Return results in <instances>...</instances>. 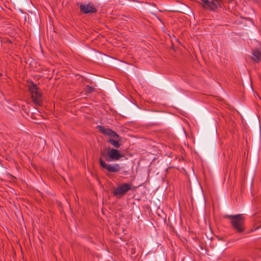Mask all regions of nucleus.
Wrapping results in <instances>:
<instances>
[{"label": "nucleus", "mask_w": 261, "mask_h": 261, "mask_svg": "<svg viewBox=\"0 0 261 261\" xmlns=\"http://www.w3.org/2000/svg\"><path fill=\"white\" fill-rule=\"evenodd\" d=\"M224 218L230 219L232 228L237 232L241 233L245 230V217L243 215H226Z\"/></svg>", "instance_id": "nucleus-1"}, {"label": "nucleus", "mask_w": 261, "mask_h": 261, "mask_svg": "<svg viewBox=\"0 0 261 261\" xmlns=\"http://www.w3.org/2000/svg\"><path fill=\"white\" fill-rule=\"evenodd\" d=\"M98 128L101 133L109 136L110 138L108 142L114 147L118 148L121 146V138L115 132L110 128H105L101 126H99Z\"/></svg>", "instance_id": "nucleus-2"}, {"label": "nucleus", "mask_w": 261, "mask_h": 261, "mask_svg": "<svg viewBox=\"0 0 261 261\" xmlns=\"http://www.w3.org/2000/svg\"><path fill=\"white\" fill-rule=\"evenodd\" d=\"M28 89L31 95L32 101L37 106H41L42 103V94L36 84L31 82L28 85Z\"/></svg>", "instance_id": "nucleus-3"}, {"label": "nucleus", "mask_w": 261, "mask_h": 261, "mask_svg": "<svg viewBox=\"0 0 261 261\" xmlns=\"http://www.w3.org/2000/svg\"><path fill=\"white\" fill-rule=\"evenodd\" d=\"M100 155L102 156L107 162L118 161L124 156V154L115 148H108L105 151H101Z\"/></svg>", "instance_id": "nucleus-4"}, {"label": "nucleus", "mask_w": 261, "mask_h": 261, "mask_svg": "<svg viewBox=\"0 0 261 261\" xmlns=\"http://www.w3.org/2000/svg\"><path fill=\"white\" fill-rule=\"evenodd\" d=\"M221 0H201V4L204 9H208L212 11L216 10L221 7Z\"/></svg>", "instance_id": "nucleus-5"}, {"label": "nucleus", "mask_w": 261, "mask_h": 261, "mask_svg": "<svg viewBox=\"0 0 261 261\" xmlns=\"http://www.w3.org/2000/svg\"><path fill=\"white\" fill-rule=\"evenodd\" d=\"M132 184L128 183H124L119 185L115 188L113 192L114 196L121 197L124 195L126 193L130 190Z\"/></svg>", "instance_id": "nucleus-6"}, {"label": "nucleus", "mask_w": 261, "mask_h": 261, "mask_svg": "<svg viewBox=\"0 0 261 261\" xmlns=\"http://www.w3.org/2000/svg\"><path fill=\"white\" fill-rule=\"evenodd\" d=\"M99 163L101 168L106 169L110 172H118L120 170V167L118 164L113 165L107 164L102 159H99Z\"/></svg>", "instance_id": "nucleus-7"}, {"label": "nucleus", "mask_w": 261, "mask_h": 261, "mask_svg": "<svg viewBox=\"0 0 261 261\" xmlns=\"http://www.w3.org/2000/svg\"><path fill=\"white\" fill-rule=\"evenodd\" d=\"M81 10L86 14L96 12V10L94 6L91 5H81Z\"/></svg>", "instance_id": "nucleus-8"}, {"label": "nucleus", "mask_w": 261, "mask_h": 261, "mask_svg": "<svg viewBox=\"0 0 261 261\" xmlns=\"http://www.w3.org/2000/svg\"><path fill=\"white\" fill-rule=\"evenodd\" d=\"M252 55L251 58L254 62L258 63L261 61V49H256L253 50L252 52Z\"/></svg>", "instance_id": "nucleus-9"}]
</instances>
